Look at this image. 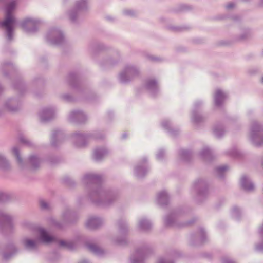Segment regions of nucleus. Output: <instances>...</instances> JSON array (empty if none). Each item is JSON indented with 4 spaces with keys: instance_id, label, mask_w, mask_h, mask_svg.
<instances>
[{
    "instance_id": "obj_1",
    "label": "nucleus",
    "mask_w": 263,
    "mask_h": 263,
    "mask_svg": "<svg viewBox=\"0 0 263 263\" xmlns=\"http://www.w3.org/2000/svg\"><path fill=\"white\" fill-rule=\"evenodd\" d=\"M14 7L15 3L12 2L7 7L6 18L2 23V26L7 30L8 36L9 39H11L12 26L15 22V19L12 15V11L14 9Z\"/></svg>"
},
{
    "instance_id": "obj_2",
    "label": "nucleus",
    "mask_w": 263,
    "mask_h": 263,
    "mask_svg": "<svg viewBox=\"0 0 263 263\" xmlns=\"http://www.w3.org/2000/svg\"><path fill=\"white\" fill-rule=\"evenodd\" d=\"M40 233L42 240L45 243H50L54 240V238L49 235L46 232L41 229L40 230Z\"/></svg>"
},
{
    "instance_id": "obj_3",
    "label": "nucleus",
    "mask_w": 263,
    "mask_h": 263,
    "mask_svg": "<svg viewBox=\"0 0 263 263\" xmlns=\"http://www.w3.org/2000/svg\"><path fill=\"white\" fill-rule=\"evenodd\" d=\"M25 245L26 247L31 248L34 247L35 242L30 240H27L25 242Z\"/></svg>"
},
{
    "instance_id": "obj_4",
    "label": "nucleus",
    "mask_w": 263,
    "mask_h": 263,
    "mask_svg": "<svg viewBox=\"0 0 263 263\" xmlns=\"http://www.w3.org/2000/svg\"><path fill=\"white\" fill-rule=\"evenodd\" d=\"M220 98H223V94L222 93L221 91H220V90H218L216 93V95H215V99H216V103L218 104V100L219 99H220Z\"/></svg>"
},
{
    "instance_id": "obj_5",
    "label": "nucleus",
    "mask_w": 263,
    "mask_h": 263,
    "mask_svg": "<svg viewBox=\"0 0 263 263\" xmlns=\"http://www.w3.org/2000/svg\"><path fill=\"white\" fill-rule=\"evenodd\" d=\"M40 205L43 209H46L48 207L47 204L44 201H40Z\"/></svg>"
},
{
    "instance_id": "obj_6",
    "label": "nucleus",
    "mask_w": 263,
    "mask_h": 263,
    "mask_svg": "<svg viewBox=\"0 0 263 263\" xmlns=\"http://www.w3.org/2000/svg\"><path fill=\"white\" fill-rule=\"evenodd\" d=\"M13 153L16 156V157L17 158L18 160L20 161V158L18 157V151L16 148H14L13 150Z\"/></svg>"
},
{
    "instance_id": "obj_7",
    "label": "nucleus",
    "mask_w": 263,
    "mask_h": 263,
    "mask_svg": "<svg viewBox=\"0 0 263 263\" xmlns=\"http://www.w3.org/2000/svg\"><path fill=\"white\" fill-rule=\"evenodd\" d=\"M243 185L244 186L245 188L247 189H248V190H251L253 188V185L252 184L250 185V186L249 187H247L246 185L245 184V183L243 182Z\"/></svg>"
},
{
    "instance_id": "obj_8",
    "label": "nucleus",
    "mask_w": 263,
    "mask_h": 263,
    "mask_svg": "<svg viewBox=\"0 0 263 263\" xmlns=\"http://www.w3.org/2000/svg\"><path fill=\"white\" fill-rule=\"evenodd\" d=\"M234 7V5L233 3H230L229 4H228L227 5V8H232Z\"/></svg>"
},
{
    "instance_id": "obj_9",
    "label": "nucleus",
    "mask_w": 263,
    "mask_h": 263,
    "mask_svg": "<svg viewBox=\"0 0 263 263\" xmlns=\"http://www.w3.org/2000/svg\"><path fill=\"white\" fill-rule=\"evenodd\" d=\"M96 219H93L90 220V221L89 222V223H88V224L89 226H90V222H91V221H96Z\"/></svg>"
},
{
    "instance_id": "obj_10",
    "label": "nucleus",
    "mask_w": 263,
    "mask_h": 263,
    "mask_svg": "<svg viewBox=\"0 0 263 263\" xmlns=\"http://www.w3.org/2000/svg\"><path fill=\"white\" fill-rule=\"evenodd\" d=\"M220 169L221 170H226V167H222V168H220Z\"/></svg>"
},
{
    "instance_id": "obj_11",
    "label": "nucleus",
    "mask_w": 263,
    "mask_h": 263,
    "mask_svg": "<svg viewBox=\"0 0 263 263\" xmlns=\"http://www.w3.org/2000/svg\"><path fill=\"white\" fill-rule=\"evenodd\" d=\"M66 246H67V248H69V244L67 242Z\"/></svg>"
},
{
    "instance_id": "obj_12",
    "label": "nucleus",
    "mask_w": 263,
    "mask_h": 263,
    "mask_svg": "<svg viewBox=\"0 0 263 263\" xmlns=\"http://www.w3.org/2000/svg\"><path fill=\"white\" fill-rule=\"evenodd\" d=\"M245 180V178H242V181H243Z\"/></svg>"
},
{
    "instance_id": "obj_13",
    "label": "nucleus",
    "mask_w": 263,
    "mask_h": 263,
    "mask_svg": "<svg viewBox=\"0 0 263 263\" xmlns=\"http://www.w3.org/2000/svg\"><path fill=\"white\" fill-rule=\"evenodd\" d=\"M262 82H263V78L262 79Z\"/></svg>"
}]
</instances>
